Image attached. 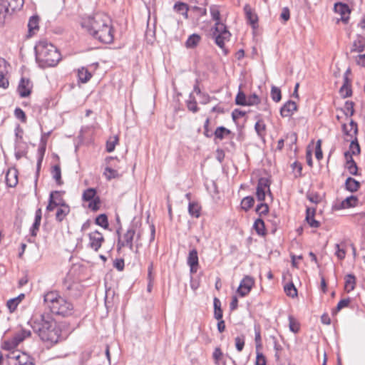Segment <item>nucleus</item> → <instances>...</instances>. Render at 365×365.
Returning <instances> with one entry per match:
<instances>
[{
	"label": "nucleus",
	"instance_id": "nucleus-1",
	"mask_svg": "<svg viewBox=\"0 0 365 365\" xmlns=\"http://www.w3.org/2000/svg\"><path fill=\"white\" fill-rule=\"evenodd\" d=\"M81 26L96 40L109 44L114 40L112 19L104 13H96L83 19Z\"/></svg>",
	"mask_w": 365,
	"mask_h": 365
},
{
	"label": "nucleus",
	"instance_id": "nucleus-2",
	"mask_svg": "<svg viewBox=\"0 0 365 365\" xmlns=\"http://www.w3.org/2000/svg\"><path fill=\"white\" fill-rule=\"evenodd\" d=\"M29 323L43 341L53 344L60 340L61 331L50 313L35 314Z\"/></svg>",
	"mask_w": 365,
	"mask_h": 365
},
{
	"label": "nucleus",
	"instance_id": "nucleus-3",
	"mask_svg": "<svg viewBox=\"0 0 365 365\" xmlns=\"http://www.w3.org/2000/svg\"><path fill=\"white\" fill-rule=\"evenodd\" d=\"M36 61L41 68L55 67L61 60L58 48L46 40H41L34 48Z\"/></svg>",
	"mask_w": 365,
	"mask_h": 365
},
{
	"label": "nucleus",
	"instance_id": "nucleus-4",
	"mask_svg": "<svg viewBox=\"0 0 365 365\" xmlns=\"http://www.w3.org/2000/svg\"><path fill=\"white\" fill-rule=\"evenodd\" d=\"M43 297L45 305L53 314L62 317H67L73 314V304L67 299L61 297L58 291L46 292Z\"/></svg>",
	"mask_w": 365,
	"mask_h": 365
},
{
	"label": "nucleus",
	"instance_id": "nucleus-5",
	"mask_svg": "<svg viewBox=\"0 0 365 365\" xmlns=\"http://www.w3.org/2000/svg\"><path fill=\"white\" fill-rule=\"evenodd\" d=\"M210 13L212 19L215 21L212 33V37L215 38V43L220 48L223 49L225 53L227 54V51L225 48V41H230L231 34L227 26L221 22L220 6L218 5L212 4L210 6Z\"/></svg>",
	"mask_w": 365,
	"mask_h": 365
},
{
	"label": "nucleus",
	"instance_id": "nucleus-6",
	"mask_svg": "<svg viewBox=\"0 0 365 365\" xmlns=\"http://www.w3.org/2000/svg\"><path fill=\"white\" fill-rule=\"evenodd\" d=\"M23 5L24 0H0V26L4 24L6 14L20 9Z\"/></svg>",
	"mask_w": 365,
	"mask_h": 365
},
{
	"label": "nucleus",
	"instance_id": "nucleus-7",
	"mask_svg": "<svg viewBox=\"0 0 365 365\" xmlns=\"http://www.w3.org/2000/svg\"><path fill=\"white\" fill-rule=\"evenodd\" d=\"M8 365H35L34 358L26 353L13 352L11 356H8Z\"/></svg>",
	"mask_w": 365,
	"mask_h": 365
},
{
	"label": "nucleus",
	"instance_id": "nucleus-8",
	"mask_svg": "<svg viewBox=\"0 0 365 365\" xmlns=\"http://www.w3.org/2000/svg\"><path fill=\"white\" fill-rule=\"evenodd\" d=\"M254 284V278L251 276L246 275L241 280L240 285L237 288V292L240 297H244L250 292Z\"/></svg>",
	"mask_w": 365,
	"mask_h": 365
},
{
	"label": "nucleus",
	"instance_id": "nucleus-9",
	"mask_svg": "<svg viewBox=\"0 0 365 365\" xmlns=\"http://www.w3.org/2000/svg\"><path fill=\"white\" fill-rule=\"evenodd\" d=\"M88 238L89 243L88 246L95 252H98L100 250L105 241L103 234L98 230L89 233Z\"/></svg>",
	"mask_w": 365,
	"mask_h": 365
},
{
	"label": "nucleus",
	"instance_id": "nucleus-10",
	"mask_svg": "<svg viewBox=\"0 0 365 365\" xmlns=\"http://www.w3.org/2000/svg\"><path fill=\"white\" fill-rule=\"evenodd\" d=\"M33 83L29 78L22 77L19 83L17 91L21 98H26L32 92Z\"/></svg>",
	"mask_w": 365,
	"mask_h": 365
},
{
	"label": "nucleus",
	"instance_id": "nucleus-11",
	"mask_svg": "<svg viewBox=\"0 0 365 365\" xmlns=\"http://www.w3.org/2000/svg\"><path fill=\"white\" fill-rule=\"evenodd\" d=\"M334 11L341 15V21L343 23H348L351 9L346 4L342 2L335 3L334 5Z\"/></svg>",
	"mask_w": 365,
	"mask_h": 365
},
{
	"label": "nucleus",
	"instance_id": "nucleus-12",
	"mask_svg": "<svg viewBox=\"0 0 365 365\" xmlns=\"http://www.w3.org/2000/svg\"><path fill=\"white\" fill-rule=\"evenodd\" d=\"M187 264L190 267V272L191 274H195L199 268V259L197 251L196 249H192L189 252Z\"/></svg>",
	"mask_w": 365,
	"mask_h": 365
},
{
	"label": "nucleus",
	"instance_id": "nucleus-13",
	"mask_svg": "<svg viewBox=\"0 0 365 365\" xmlns=\"http://www.w3.org/2000/svg\"><path fill=\"white\" fill-rule=\"evenodd\" d=\"M9 66L8 62L4 59H0V88H7L9 85L8 78L6 77L8 73L7 66Z\"/></svg>",
	"mask_w": 365,
	"mask_h": 365
},
{
	"label": "nucleus",
	"instance_id": "nucleus-14",
	"mask_svg": "<svg viewBox=\"0 0 365 365\" xmlns=\"http://www.w3.org/2000/svg\"><path fill=\"white\" fill-rule=\"evenodd\" d=\"M297 110V106L293 101L289 100L280 108V115L282 117H290L294 112Z\"/></svg>",
	"mask_w": 365,
	"mask_h": 365
},
{
	"label": "nucleus",
	"instance_id": "nucleus-15",
	"mask_svg": "<svg viewBox=\"0 0 365 365\" xmlns=\"http://www.w3.org/2000/svg\"><path fill=\"white\" fill-rule=\"evenodd\" d=\"M344 157L346 159V168L348 170L349 173L352 175H359V174L358 173V166L356 162L354 160L351 155L350 154V152H345Z\"/></svg>",
	"mask_w": 365,
	"mask_h": 365
},
{
	"label": "nucleus",
	"instance_id": "nucleus-16",
	"mask_svg": "<svg viewBox=\"0 0 365 365\" xmlns=\"http://www.w3.org/2000/svg\"><path fill=\"white\" fill-rule=\"evenodd\" d=\"M244 11L245 13V16L247 21L252 26V28H256L258 24V16L257 15L252 11L250 6L249 4H246L244 6Z\"/></svg>",
	"mask_w": 365,
	"mask_h": 365
},
{
	"label": "nucleus",
	"instance_id": "nucleus-17",
	"mask_svg": "<svg viewBox=\"0 0 365 365\" xmlns=\"http://www.w3.org/2000/svg\"><path fill=\"white\" fill-rule=\"evenodd\" d=\"M339 93L343 98L350 97L352 95L351 80L346 76H344V83L339 89Z\"/></svg>",
	"mask_w": 365,
	"mask_h": 365
},
{
	"label": "nucleus",
	"instance_id": "nucleus-18",
	"mask_svg": "<svg viewBox=\"0 0 365 365\" xmlns=\"http://www.w3.org/2000/svg\"><path fill=\"white\" fill-rule=\"evenodd\" d=\"M42 217V211L41 208H38L35 212L34 222L30 228V234L32 237H36L39 230Z\"/></svg>",
	"mask_w": 365,
	"mask_h": 365
},
{
	"label": "nucleus",
	"instance_id": "nucleus-19",
	"mask_svg": "<svg viewBox=\"0 0 365 365\" xmlns=\"http://www.w3.org/2000/svg\"><path fill=\"white\" fill-rule=\"evenodd\" d=\"M365 50V37L358 34L356 38L354 41L351 48V52L361 53Z\"/></svg>",
	"mask_w": 365,
	"mask_h": 365
},
{
	"label": "nucleus",
	"instance_id": "nucleus-20",
	"mask_svg": "<svg viewBox=\"0 0 365 365\" xmlns=\"http://www.w3.org/2000/svg\"><path fill=\"white\" fill-rule=\"evenodd\" d=\"M6 183L10 187H14L18 183V171L9 169L6 174Z\"/></svg>",
	"mask_w": 365,
	"mask_h": 365
},
{
	"label": "nucleus",
	"instance_id": "nucleus-21",
	"mask_svg": "<svg viewBox=\"0 0 365 365\" xmlns=\"http://www.w3.org/2000/svg\"><path fill=\"white\" fill-rule=\"evenodd\" d=\"M316 210L315 208L307 207L306 210L305 220L311 227L318 228L320 227V222L314 219Z\"/></svg>",
	"mask_w": 365,
	"mask_h": 365
},
{
	"label": "nucleus",
	"instance_id": "nucleus-22",
	"mask_svg": "<svg viewBox=\"0 0 365 365\" xmlns=\"http://www.w3.org/2000/svg\"><path fill=\"white\" fill-rule=\"evenodd\" d=\"M135 235V230L133 226L130 227L123 235V241L125 245L129 247L130 250H133V239Z\"/></svg>",
	"mask_w": 365,
	"mask_h": 365
},
{
	"label": "nucleus",
	"instance_id": "nucleus-23",
	"mask_svg": "<svg viewBox=\"0 0 365 365\" xmlns=\"http://www.w3.org/2000/svg\"><path fill=\"white\" fill-rule=\"evenodd\" d=\"M349 125L351 126V129L349 130L347 129L346 124L344 123L342 125L341 128H342V131H343L344 134L350 138L356 136L357 133H358L357 123L354 120H351L349 122Z\"/></svg>",
	"mask_w": 365,
	"mask_h": 365
},
{
	"label": "nucleus",
	"instance_id": "nucleus-24",
	"mask_svg": "<svg viewBox=\"0 0 365 365\" xmlns=\"http://www.w3.org/2000/svg\"><path fill=\"white\" fill-rule=\"evenodd\" d=\"M344 289L349 293L355 289L356 284V278L353 274H348L344 277Z\"/></svg>",
	"mask_w": 365,
	"mask_h": 365
},
{
	"label": "nucleus",
	"instance_id": "nucleus-25",
	"mask_svg": "<svg viewBox=\"0 0 365 365\" xmlns=\"http://www.w3.org/2000/svg\"><path fill=\"white\" fill-rule=\"evenodd\" d=\"M70 211V206L68 204L60 206L56 213V220L61 222L69 214Z\"/></svg>",
	"mask_w": 365,
	"mask_h": 365
},
{
	"label": "nucleus",
	"instance_id": "nucleus-26",
	"mask_svg": "<svg viewBox=\"0 0 365 365\" xmlns=\"http://www.w3.org/2000/svg\"><path fill=\"white\" fill-rule=\"evenodd\" d=\"M39 17L37 15H34L29 18L28 22V29L29 36L33 35L36 31L39 29Z\"/></svg>",
	"mask_w": 365,
	"mask_h": 365
},
{
	"label": "nucleus",
	"instance_id": "nucleus-27",
	"mask_svg": "<svg viewBox=\"0 0 365 365\" xmlns=\"http://www.w3.org/2000/svg\"><path fill=\"white\" fill-rule=\"evenodd\" d=\"M360 182L351 177L346 178L345 181V189L351 192H356L360 188Z\"/></svg>",
	"mask_w": 365,
	"mask_h": 365
},
{
	"label": "nucleus",
	"instance_id": "nucleus-28",
	"mask_svg": "<svg viewBox=\"0 0 365 365\" xmlns=\"http://www.w3.org/2000/svg\"><path fill=\"white\" fill-rule=\"evenodd\" d=\"M201 205L197 202H190L188 204V213L189 215L195 218L200 216Z\"/></svg>",
	"mask_w": 365,
	"mask_h": 365
},
{
	"label": "nucleus",
	"instance_id": "nucleus-29",
	"mask_svg": "<svg viewBox=\"0 0 365 365\" xmlns=\"http://www.w3.org/2000/svg\"><path fill=\"white\" fill-rule=\"evenodd\" d=\"M78 81L82 83H87L92 77L91 73L85 67L78 69Z\"/></svg>",
	"mask_w": 365,
	"mask_h": 365
},
{
	"label": "nucleus",
	"instance_id": "nucleus-30",
	"mask_svg": "<svg viewBox=\"0 0 365 365\" xmlns=\"http://www.w3.org/2000/svg\"><path fill=\"white\" fill-rule=\"evenodd\" d=\"M24 294H21L18 297L10 299L6 302V306L9 310L10 312H14L19 303L21 302V300L24 298Z\"/></svg>",
	"mask_w": 365,
	"mask_h": 365
},
{
	"label": "nucleus",
	"instance_id": "nucleus-31",
	"mask_svg": "<svg viewBox=\"0 0 365 365\" xmlns=\"http://www.w3.org/2000/svg\"><path fill=\"white\" fill-rule=\"evenodd\" d=\"M253 228L258 235L264 236L266 235L265 225L262 219L257 218L254 222Z\"/></svg>",
	"mask_w": 365,
	"mask_h": 365
},
{
	"label": "nucleus",
	"instance_id": "nucleus-32",
	"mask_svg": "<svg viewBox=\"0 0 365 365\" xmlns=\"http://www.w3.org/2000/svg\"><path fill=\"white\" fill-rule=\"evenodd\" d=\"M214 306V317L217 320L222 319L223 317V311L221 308V302L217 297H215L213 299Z\"/></svg>",
	"mask_w": 365,
	"mask_h": 365
},
{
	"label": "nucleus",
	"instance_id": "nucleus-33",
	"mask_svg": "<svg viewBox=\"0 0 365 365\" xmlns=\"http://www.w3.org/2000/svg\"><path fill=\"white\" fill-rule=\"evenodd\" d=\"M51 175L58 185H62L63 181L61 179V170L59 165H55L52 167Z\"/></svg>",
	"mask_w": 365,
	"mask_h": 365
},
{
	"label": "nucleus",
	"instance_id": "nucleus-34",
	"mask_svg": "<svg viewBox=\"0 0 365 365\" xmlns=\"http://www.w3.org/2000/svg\"><path fill=\"white\" fill-rule=\"evenodd\" d=\"M201 37L197 34L190 35L185 42V46L188 48H195L200 43Z\"/></svg>",
	"mask_w": 365,
	"mask_h": 365
},
{
	"label": "nucleus",
	"instance_id": "nucleus-35",
	"mask_svg": "<svg viewBox=\"0 0 365 365\" xmlns=\"http://www.w3.org/2000/svg\"><path fill=\"white\" fill-rule=\"evenodd\" d=\"M224 354L220 347H216L212 354V358L216 365H226L223 360Z\"/></svg>",
	"mask_w": 365,
	"mask_h": 365
},
{
	"label": "nucleus",
	"instance_id": "nucleus-36",
	"mask_svg": "<svg viewBox=\"0 0 365 365\" xmlns=\"http://www.w3.org/2000/svg\"><path fill=\"white\" fill-rule=\"evenodd\" d=\"M358 198L356 196L351 195L347 197L344 200H343L341 203V208H349L354 207L357 205Z\"/></svg>",
	"mask_w": 365,
	"mask_h": 365
},
{
	"label": "nucleus",
	"instance_id": "nucleus-37",
	"mask_svg": "<svg viewBox=\"0 0 365 365\" xmlns=\"http://www.w3.org/2000/svg\"><path fill=\"white\" fill-rule=\"evenodd\" d=\"M31 336V331L21 329L19 331L16 332L13 337L14 340L19 344L21 341H23L25 339Z\"/></svg>",
	"mask_w": 365,
	"mask_h": 365
},
{
	"label": "nucleus",
	"instance_id": "nucleus-38",
	"mask_svg": "<svg viewBox=\"0 0 365 365\" xmlns=\"http://www.w3.org/2000/svg\"><path fill=\"white\" fill-rule=\"evenodd\" d=\"M255 204V199L252 196L245 197L241 201V208L247 212Z\"/></svg>",
	"mask_w": 365,
	"mask_h": 365
},
{
	"label": "nucleus",
	"instance_id": "nucleus-39",
	"mask_svg": "<svg viewBox=\"0 0 365 365\" xmlns=\"http://www.w3.org/2000/svg\"><path fill=\"white\" fill-rule=\"evenodd\" d=\"M187 109L195 113L199 110V107L197 106V101L192 94V93L189 95V100L186 101Z\"/></svg>",
	"mask_w": 365,
	"mask_h": 365
},
{
	"label": "nucleus",
	"instance_id": "nucleus-40",
	"mask_svg": "<svg viewBox=\"0 0 365 365\" xmlns=\"http://www.w3.org/2000/svg\"><path fill=\"white\" fill-rule=\"evenodd\" d=\"M270 182L267 178H260L258 180L256 190H267L269 195H272V192L270 191Z\"/></svg>",
	"mask_w": 365,
	"mask_h": 365
},
{
	"label": "nucleus",
	"instance_id": "nucleus-41",
	"mask_svg": "<svg viewBox=\"0 0 365 365\" xmlns=\"http://www.w3.org/2000/svg\"><path fill=\"white\" fill-rule=\"evenodd\" d=\"M255 130L260 138H264L265 135L266 125L262 120H258L255 125Z\"/></svg>",
	"mask_w": 365,
	"mask_h": 365
},
{
	"label": "nucleus",
	"instance_id": "nucleus-42",
	"mask_svg": "<svg viewBox=\"0 0 365 365\" xmlns=\"http://www.w3.org/2000/svg\"><path fill=\"white\" fill-rule=\"evenodd\" d=\"M119 138L118 135L110 137L106 141V151L108 153H112L115 148V145L118 143Z\"/></svg>",
	"mask_w": 365,
	"mask_h": 365
},
{
	"label": "nucleus",
	"instance_id": "nucleus-43",
	"mask_svg": "<svg viewBox=\"0 0 365 365\" xmlns=\"http://www.w3.org/2000/svg\"><path fill=\"white\" fill-rule=\"evenodd\" d=\"M288 320L289 330L294 334L298 333L300 329V324L299 322L297 319H295L294 317L292 315L289 316Z\"/></svg>",
	"mask_w": 365,
	"mask_h": 365
},
{
	"label": "nucleus",
	"instance_id": "nucleus-44",
	"mask_svg": "<svg viewBox=\"0 0 365 365\" xmlns=\"http://www.w3.org/2000/svg\"><path fill=\"white\" fill-rule=\"evenodd\" d=\"M95 223L104 229H107L109 226L108 217L106 214H101L95 219Z\"/></svg>",
	"mask_w": 365,
	"mask_h": 365
},
{
	"label": "nucleus",
	"instance_id": "nucleus-45",
	"mask_svg": "<svg viewBox=\"0 0 365 365\" xmlns=\"http://www.w3.org/2000/svg\"><path fill=\"white\" fill-rule=\"evenodd\" d=\"M231 131L224 126L217 127L214 133L215 137L217 139L222 140L225 135H230Z\"/></svg>",
	"mask_w": 365,
	"mask_h": 365
},
{
	"label": "nucleus",
	"instance_id": "nucleus-46",
	"mask_svg": "<svg viewBox=\"0 0 365 365\" xmlns=\"http://www.w3.org/2000/svg\"><path fill=\"white\" fill-rule=\"evenodd\" d=\"M65 193L64 191H58V190H54V191H51L50 192V195H53V199L54 200L55 202H56L58 204L60 205V206L61 205H66L67 203L66 202V201L64 200V199L63 198V195Z\"/></svg>",
	"mask_w": 365,
	"mask_h": 365
},
{
	"label": "nucleus",
	"instance_id": "nucleus-47",
	"mask_svg": "<svg viewBox=\"0 0 365 365\" xmlns=\"http://www.w3.org/2000/svg\"><path fill=\"white\" fill-rule=\"evenodd\" d=\"M351 138V141L350 143L349 149L350 154L352 155H358L360 153V146L358 143V140L356 136H354Z\"/></svg>",
	"mask_w": 365,
	"mask_h": 365
},
{
	"label": "nucleus",
	"instance_id": "nucleus-48",
	"mask_svg": "<svg viewBox=\"0 0 365 365\" xmlns=\"http://www.w3.org/2000/svg\"><path fill=\"white\" fill-rule=\"evenodd\" d=\"M96 197V190L94 188H88L83 193V200L86 202L91 201Z\"/></svg>",
	"mask_w": 365,
	"mask_h": 365
},
{
	"label": "nucleus",
	"instance_id": "nucleus-49",
	"mask_svg": "<svg viewBox=\"0 0 365 365\" xmlns=\"http://www.w3.org/2000/svg\"><path fill=\"white\" fill-rule=\"evenodd\" d=\"M354 103L353 101H347L345 102L344 108L342 109L344 115L346 117L352 116L354 114Z\"/></svg>",
	"mask_w": 365,
	"mask_h": 365
},
{
	"label": "nucleus",
	"instance_id": "nucleus-50",
	"mask_svg": "<svg viewBox=\"0 0 365 365\" xmlns=\"http://www.w3.org/2000/svg\"><path fill=\"white\" fill-rule=\"evenodd\" d=\"M19 344L14 340V338L5 340L2 344V349L4 350H12L18 346Z\"/></svg>",
	"mask_w": 365,
	"mask_h": 365
},
{
	"label": "nucleus",
	"instance_id": "nucleus-51",
	"mask_svg": "<svg viewBox=\"0 0 365 365\" xmlns=\"http://www.w3.org/2000/svg\"><path fill=\"white\" fill-rule=\"evenodd\" d=\"M269 206L267 203L261 202L255 208V212L261 217L266 215L269 212Z\"/></svg>",
	"mask_w": 365,
	"mask_h": 365
},
{
	"label": "nucleus",
	"instance_id": "nucleus-52",
	"mask_svg": "<svg viewBox=\"0 0 365 365\" xmlns=\"http://www.w3.org/2000/svg\"><path fill=\"white\" fill-rule=\"evenodd\" d=\"M287 296L294 297L297 295V290L292 282L287 284L284 287Z\"/></svg>",
	"mask_w": 365,
	"mask_h": 365
},
{
	"label": "nucleus",
	"instance_id": "nucleus-53",
	"mask_svg": "<svg viewBox=\"0 0 365 365\" xmlns=\"http://www.w3.org/2000/svg\"><path fill=\"white\" fill-rule=\"evenodd\" d=\"M247 98L245 93L240 89L235 97V103L242 106H247Z\"/></svg>",
	"mask_w": 365,
	"mask_h": 365
},
{
	"label": "nucleus",
	"instance_id": "nucleus-54",
	"mask_svg": "<svg viewBox=\"0 0 365 365\" xmlns=\"http://www.w3.org/2000/svg\"><path fill=\"white\" fill-rule=\"evenodd\" d=\"M46 150V142L45 140L43 138L42 140H40L38 148L37 150V159L40 160H43L45 153Z\"/></svg>",
	"mask_w": 365,
	"mask_h": 365
},
{
	"label": "nucleus",
	"instance_id": "nucleus-55",
	"mask_svg": "<svg viewBox=\"0 0 365 365\" xmlns=\"http://www.w3.org/2000/svg\"><path fill=\"white\" fill-rule=\"evenodd\" d=\"M190 10L194 13L197 19L207 15V9L205 7L194 6L190 8Z\"/></svg>",
	"mask_w": 365,
	"mask_h": 365
},
{
	"label": "nucleus",
	"instance_id": "nucleus-56",
	"mask_svg": "<svg viewBox=\"0 0 365 365\" xmlns=\"http://www.w3.org/2000/svg\"><path fill=\"white\" fill-rule=\"evenodd\" d=\"M350 302H351V299L349 297L340 300L338 302L335 309L333 310L332 314H335L338 312H339L341 309H343L344 307H347L349 306V304H350Z\"/></svg>",
	"mask_w": 365,
	"mask_h": 365
},
{
	"label": "nucleus",
	"instance_id": "nucleus-57",
	"mask_svg": "<svg viewBox=\"0 0 365 365\" xmlns=\"http://www.w3.org/2000/svg\"><path fill=\"white\" fill-rule=\"evenodd\" d=\"M271 98L274 102H279L282 99L281 91L279 88L273 86L271 88Z\"/></svg>",
	"mask_w": 365,
	"mask_h": 365
},
{
	"label": "nucleus",
	"instance_id": "nucleus-58",
	"mask_svg": "<svg viewBox=\"0 0 365 365\" xmlns=\"http://www.w3.org/2000/svg\"><path fill=\"white\" fill-rule=\"evenodd\" d=\"M261 99L256 93L250 95L247 98V106H255L260 103Z\"/></svg>",
	"mask_w": 365,
	"mask_h": 365
},
{
	"label": "nucleus",
	"instance_id": "nucleus-59",
	"mask_svg": "<svg viewBox=\"0 0 365 365\" xmlns=\"http://www.w3.org/2000/svg\"><path fill=\"white\" fill-rule=\"evenodd\" d=\"M108 180H111L118 177V173L116 170L113 169L110 167H106L103 173Z\"/></svg>",
	"mask_w": 365,
	"mask_h": 365
},
{
	"label": "nucleus",
	"instance_id": "nucleus-60",
	"mask_svg": "<svg viewBox=\"0 0 365 365\" xmlns=\"http://www.w3.org/2000/svg\"><path fill=\"white\" fill-rule=\"evenodd\" d=\"M173 9L176 12L181 14L185 10L189 11L190 7L186 3L178 1L174 4Z\"/></svg>",
	"mask_w": 365,
	"mask_h": 365
},
{
	"label": "nucleus",
	"instance_id": "nucleus-61",
	"mask_svg": "<svg viewBox=\"0 0 365 365\" xmlns=\"http://www.w3.org/2000/svg\"><path fill=\"white\" fill-rule=\"evenodd\" d=\"M235 347L238 351H242L245 346V336H238L235 339Z\"/></svg>",
	"mask_w": 365,
	"mask_h": 365
},
{
	"label": "nucleus",
	"instance_id": "nucleus-62",
	"mask_svg": "<svg viewBox=\"0 0 365 365\" xmlns=\"http://www.w3.org/2000/svg\"><path fill=\"white\" fill-rule=\"evenodd\" d=\"M14 115L17 119H19L22 123H26V115L25 112L20 108H16L14 110Z\"/></svg>",
	"mask_w": 365,
	"mask_h": 365
},
{
	"label": "nucleus",
	"instance_id": "nucleus-63",
	"mask_svg": "<svg viewBox=\"0 0 365 365\" xmlns=\"http://www.w3.org/2000/svg\"><path fill=\"white\" fill-rule=\"evenodd\" d=\"M88 207L91 209L93 211H97L100 208V203L101 200L98 196H96L95 199L92 200L91 201H88Z\"/></svg>",
	"mask_w": 365,
	"mask_h": 365
},
{
	"label": "nucleus",
	"instance_id": "nucleus-64",
	"mask_svg": "<svg viewBox=\"0 0 365 365\" xmlns=\"http://www.w3.org/2000/svg\"><path fill=\"white\" fill-rule=\"evenodd\" d=\"M14 149H15V150L26 152V153H27L29 147L26 142H24V140H21V141L15 142Z\"/></svg>",
	"mask_w": 365,
	"mask_h": 365
}]
</instances>
